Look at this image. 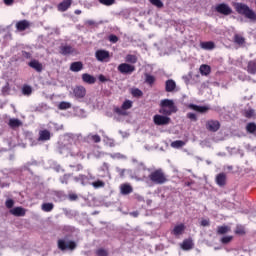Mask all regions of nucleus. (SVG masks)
Here are the masks:
<instances>
[{"label": "nucleus", "mask_w": 256, "mask_h": 256, "mask_svg": "<svg viewBox=\"0 0 256 256\" xmlns=\"http://www.w3.org/2000/svg\"><path fill=\"white\" fill-rule=\"evenodd\" d=\"M8 125L11 127V129H17V127H21V125H23V122L17 118H11Z\"/></svg>", "instance_id": "obj_28"}, {"label": "nucleus", "mask_w": 256, "mask_h": 256, "mask_svg": "<svg viewBox=\"0 0 256 256\" xmlns=\"http://www.w3.org/2000/svg\"><path fill=\"white\" fill-rule=\"evenodd\" d=\"M70 71H72L73 73H79V71H83V62H72L70 64Z\"/></svg>", "instance_id": "obj_21"}, {"label": "nucleus", "mask_w": 256, "mask_h": 256, "mask_svg": "<svg viewBox=\"0 0 256 256\" xmlns=\"http://www.w3.org/2000/svg\"><path fill=\"white\" fill-rule=\"evenodd\" d=\"M95 57L97 61H100L101 63H107V61H109L110 54L107 50H97L95 52Z\"/></svg>", "instance_id": "obj_10"}, {"label": "nucleus", "mask_w": 256, "mask_h": 256, "mask_svg": "<svg viewBox=\"0 0 256 256\" xmlns=\"http://www.w3.org/2000/svg\"><path fill=\"white\" fill-rule=\"evenodd\" d=\"M200 73H201V75H204L205 77H207V75H209V73H211V67L207 64H202L200 66Z\"/></svg>", "instance_id": "obj_33"}, {"label": "nucleus", "mask_w": 256, "mask_h": 256, "mask_svg": "<svg viewBox=\"0 0 256 256\" xmlns=\"http://www.w3.org/2000/svg\"><path fill=\"white\" fill-rule=\"evenodd\" d=\"M114 113L117 115H122L123 117L127 116V110H124L123 107H115L114 108Z\"/></svg>", "instance_id": "obj_39"}, {"label": "nucleus", "mask_w": 256, "mask_h": 256, "mask_svg": "<svg viewBox=\"0 0 256 256\" xmlns=\"http://www.w3.org/2000/svg\"><path fill=\"white\" fill-rule=\"evenodd\" d=\"M175 87H177V84L175 83V80H167L165 83V89L167 93H173L175 91Z\"/></svg>", "instance_id": "obj_23"}, {"label": "nucleus", "mask_w": 256, "mask_h": 256, "mask_svg": "<svg viewBox=\"0 0 256 256\" xmlns=\"http://www.w3.org/2000/svg\"><path fill=\"white\" fill-rule=\"evenodd\" d=\"M233 241V236H224L220 239V242L222 245H228V243H231Z\"/></svg>", "instance_id": "obj_42"}, {"label": "nucleus", "mask_w": 256, "mask_h": 256, "mask_svg": "<svg viewBox=\"0 0 256 256\" xmlns=\"http://www.w3.org/2000/svg\"><path fill=\"white\" fill-rule=\"evenodd\" d=\"M226 183H227V175L225 173H220L216 176V184L219 187H225Z\"/></svg>", "instance_id": "obj_22"}, {"label": "nucleus", "mask_w": 256, "mask_h": 256, "mask_svg": "<svg viewBox=\"0 0 256 256\" xmlns=\"http://www.w3.org/2000/svg\"><path fill=\"white\" fill-rule=\"evenodd\" d=\"M54 208H55V205L53 203H43L41 205V209L42 211H44V213H51Z\"/></svg>", "instance_id": "obj_31"}, {"label": "nucleus", "mask_w": 256, "mask_h": 256, "mask_svg": "<svg viewBox=\"0 0 256 256\" xmlns=\"http://www.w3.org/2000/svg\"><path fill=\"white\" fill-rule=\"evenodd\" d=\"M116 171L120 175V177H125V173H131V169H122L119 167H116Z\"/></svg>", "instance_id": "obj_43"}, {"label": "nucleus", "mask_w": 256, "mask_h": 256, "mask_svg": "<svg viewBox=\"0 0 256 256\" xmlns=\"http://www.w3.org/2000/svg\"><path fill=\"white\" fill-rule=\"evenodd\" d=\"M234 41L237 43V45H243L245 43V38L241 35L236 34L234 36Z\"/></svg>", "instance_id": "obj_41"}, {"label": "nucleus", "mask_w": 256, "mask_h": 256, "mask_svg": "<svg viewBox=\"0 0 256 256\" xmlns=\"http://www.w3.org/2000/svg\"><path fill=\"white\" fill-rule=\"evenodd\" d=\"M22 93L24 95H26L27 97H29V95H31V93H33V88H31V86H29V85H25L22 88Z\"/></svg>", "instance_id": "obj_40"}, {"label": "nucleus", "mask_w": 256, "mask_h": 256, "mask_svg": "<svg viewBox=\"0 0 256 256\" xmlns=\"http://www.w3.org/2000/svg\"><path fill=\"white\" fill-rule=\"evenodd\" d=\"M146 83L153 85L155 83V77L153 75L146 74Z\"/></svg>", "instance_id": "obj_51"}, {"label": "nucleus", "mask_w": 256, "mask_h": 256, "mask_svg": "<svg viewBox=\"0 0 256 256\" xmlns=\"http://www.w3.org/2000/svg\"><path fill=\"white\" fill-rule=\"evenodd\" d=\"M118 71L122 75H131L135 71V67L129 63H122L118 66Z\"/></svg>", "instance_id": "obj_9"}, {"label": "nucleus", "mask_w": 256, "mask_h": 256, "mask_svg": "<svg viewBox=\"0 0 256 256\" xmlns=\"http://www.w3.org/2000/svg\"><path fill=\"white\" fill-rule=\"evenodd\" d=\"M151 5H154V7H157L158 9H161L163 7V2L161 0H149Z\"/></svg>", "instance_id": "obj_46"}, {"label": "nucleus", "mask_w": 256, "mask_h": 256, "mask_svg": "<svg viewBox=\"0 0 256 256\" xmlns=\"http://www.w3.org/2000/svg\"><path fill=\"white\" fill-rule=\"evenodd\" d=\"M11 215H14V217H25V213H27V210L23 207H15L10 210Z\"/></svg>", "instance_id": "obj_19"}, {"label": "nucleus", "mask_w": 256, "mask_h": 256, "mask_svg": "<svg viewBox=\"0 0 256 256\" xmlns=\"http://www.w3.org/2000/svg\"><path fill=\"white\" fill-rule=\"evenodd\" d=\"M171 233L172 235H174V237H181V235L185 233V224L183 223L177 224L176 226H174Z\"/></svg>", "instance_id": "obj_14"}, {"label": "nucleus", "mask_w": 256, "mask_h": 256, "mask_svg": "<svg viewBox=\"0 0 256 256\" xmlns=\"http://www.w3.org/2000/svg\"><path fill=\"white\" fill-rule=\"evenodd\" d=\"M246 131L251 133L252 135H256V124L255 123H248L246 126Z\"/></svg>", "instance_id": "obj_37"}, {"label": "nucleus", "mask_w": 256, "mask_h": 256, "mask_svg": "<svg viewBox=\"0 0 256 256\" xmlns=\"http://www.w3.org/2000/svg\"><path fill=\"white\" fill-rule=\"evenodd\" d=\"M187 119H190V121H197V114L193 113V112H189L186 115Z\"/></svg>", "instance_id": "obj_52"}, {"label": "nucleus", "mask_w": 256, "mask_h": 256, "mask_svg": "<svg viewBox=\"0 0 256 256\" xmlns=\"http://www.w3.org/2000/svg\"><path fill=\"white\" fill-rule=\"evenodd\" d=\"M69 179H71V174H65L64 176L60 177V182L63 185H67V183H69Z\"/></svg>", "instance_id": "obj_47"}, {"label": "nucleus", "mask_w": 256, "mask_h": 256, "mask_svg": "<svg viewBox=\"0 0 256 256\" xmlns=\"http://www.w3.org/2000/svg\"><path fill=\"white\" fill-rule=\"evenodd\" d=\"M98 79H99L100 83H107V81H109V79L107 77H105V75H103V74H100L98 76Z\"/></svg>", "instance_id": "obj_59"}, {"label": "nucleus", "mask_w": 256, "mask_h": 256, "mask_svg": "<svg viewBox=\"0 0 256 256\" xmlns=\"http://www.w3.org/2000/svg\"><path fill=\"white\" fill-rule=\"evenodd\" d=\"M200 225L202 227H209L211 225V222L209 221V219H203L201 220Z\"/></svg>", "instance_id": "obj_58"}, {"label": "nucleus", "mask_w": 256, "mask_h": 256, "mask_svg": "<svg viewBox=\"0 0 256 256\" xmlns=\"http://www.w3.org/2000/svg\"><path fill=\"white\" fill-rule=\"evenodd\" d=\"M220 127L221 124L217 120H208L206 122V129H208V131H212L213 133L219 131Z\"/></svg>", "instance_id": "obj_13"}, {"label": "nucleus", "mask_w": 256, "mask_h": 256, "mask_svg": "<svg viewBox=\"0 0 256 256\" xmlns=\"http://www.w3.org/2000/svg\"><path fill=\"white\" fill-rule=\"evenodd\" d=\"M71 3H73V0H64L58 5V11H67L71 7Z\"/></svg>", "instance_id": "obj_25"}, {"label": "nucleus", "mask_w": 256, "mask_h": 256, "mask_svg": "<svg viewBox=\"0 0 256 256\" xmlns=\"http://www.w3.org/2000/svg\"><path fill=\"white\" fill-rule=\"evenodd\" d=\"M49 139H51V132H49V130H41L39 132V137L38 139H36L32 145H37V143H39V141H49Z\"/></svg>", "instance_id": "obj_12"}, {"label": "nucleus", "mask_w": 256, "mask_h": 256, "mask_svg": "<svg viewBox=\"0 0 256 256\" xmlns=\"http://www.w3.org/2000/svg\"><path fill=\"white\" fill-rule=\"evenodd\" d=\"M126 63H131L132 65H135L137 63V57L133 54H128L125 57Z\"/></svg>", "instance_id": "obj_38"}, {"label": "nucleus", "mask_w": 256, "mask_h": 256, "mask_svg": "<svg viewBox=\"0 0 256 256\" xmlns=\"http://www.w3.org/2000/svg\"><path fill=\"white\" fill-rule=\"evenodd\" d=\"M161 107L168 108V115H172V113H177V106H175V102L173 100L164 99L161 101Z\"/></svg>", "instance_id": "obj_8"}, {"label": "nucleus", "mask_w": 256, "mask_h": 256, "mask_svg": "<svg viewBox=\"0 0 256 256\" xmlns=\"http://www.w3.org/2000/svg\"><path fill=\"white\" fill-rule=\"evenodd\" d=\"M160 113H163V115H171V114H169V109H167V108H162L160 110Z\"/></svg>", "instance_id": "obj_62"}, {"label": "nucleus", "mask_w": 256, "mask_h": 256, "mask_svg": "<svg viewBox=\"0 0 256 256\" xmlns=\"http://www.w3.org/2000/svg\"><path fill=\"white\" fill-rule=\"evenodd\" d=\"M171 147L173 149H181V147H185V141L183 140H176L171 143Z\"/></svg>", "instance_id": "obj_35"}, {"label": "nucleus", "mask_w": 256, "mask_h": 256, "mask_svg": "<svg viewBox=\"0 0 256 256\" xmlns=\"http://www.w3.org/2000/svg\"><path fill=\"white\" fill-rule=\"evenodd\" d=\"M9 83H6L5 86L2 87V95H9Z\"/></svg>", "instance_id": "obj_55"}, {"label": "nucleus", "mask_w": 256, "mask_h": 256, "mask_svg": "<svg viewBox=\"0 0 256 256\" xmlns=\"http://www.w3.org/2000/svg\"><path fill=\"white\" fill-rule=\"evenodd\" d=\"M216 13H219L220 15L229 16L231 13H233V9L229 7L226 3H220L215 6Z\"/></svg>", "instance_id": "obj_7"}, {"label": "nucleus", "mask_w": 256, "mask_h": 256, "mask_svg": "<svg viewBox=\"0 0 256 256\" xmlns=\"http://www.w3.org/2000/svg\"><path fill=\"white\" fill-rule=\"evenodd\" d=\"M85 25H87L88 27H91V26H93V25H96V23H95L94 20H87V21L85 22Z\"/></svg>", "instance_id": "obj_61"}, {"label": "nucleus", "mask_w": 256, "mask_h": 256, "mask_svg": "<svg viewBox=\"0 0 256 256\" xmlns=\"http://www.w3.org/2000/svg\"><path fill=\"white\" fill-rule=\"evenodd\" d=\"M23 57H25V59H31V53L29 52H22Z\"/></svg>", "instance_id": "obj_63"}, {"label": "nucleus", "mask_w": 256, "mask_h": 256, "mask_svg": "<svg viewBox=\"0 0 256 256\" xmlns=\"http://www.w3.org/2000/svg\"><path fill=\"white\" fill-rule=\"evenodd\" d=\"M200 47L205 51H212V49H215V43L213 41L201 42Z\"/></svg>", "instance_id": "obj_27"}, {"label": "nucleus", "mask_w": 256, "mask_h": 256, "mask_svg": "<svg viewBox=\"0 0 256 256\" xmlns=\"http://www.w3.org/2000/svg\"><path fill=\"white\" fill-rule=\"evenodd\" d=\"M229 231H231V227H229L227 225L217 227V234L218 235H225V234L229 233Z\"/></svg>", "instance_id": "obj_32"}, {"label": "nucleus", "mask_w": 256, "mask_h": 256, "mask_svg": "<svg viewBox=\"0 0 256 256\" xmlns=\"http://www.w3.org/2000/svg\"><path fill=\"white\" fill-rule=\"evenodd\" d=\"M82 81L87 85H95V83L97 82V78L89 73H84L82 74Z\"/></svg>", "instance_id": "obj_16"}, {"label": "nucleus", "mask_w": 256, "mask_h": 256, "mask_svg": "<svg viewBox=\"0 0 256 256\" xmlns=\"http://www.w3.org/2000/svg\"><path fill=\"white\" fill-rule=\"evenodd\" d=\"M132 95L133 97H142L143 91H141L139 88L132 89Z\"/></svg>", "instance_id": "obj_50"}, {"label": "nucleus", "mask_w": 256, "mask_h": 256, "mask_svg": "<svg viewBox=\"0 0 256 256\" xmlns=\"http://www.w3.org/2000/svg\"><path fill=\"white\" fill-rule=\"evenodd\" d=\"M153 121L155 125H169V121H171V118L157 114L153 117Z\"/></svg>", "instance_id": "obj_11"}, {"label": "nucleus", "mask_w": 256, "mask_h": 256, "mask_svg": "<svg viewBox=\"0 0 256 256\" xmlns=\"http://www.w3.org/2000/svg\"><path fill=\"white\" fill-rule=\"evenodd\" d=\"M58 151L60 155L66 157H77L78 159H85L89 148L83 145V135L67 133L64 135L62 143L59 144Z\"/></svg>", "instance_id": "obj_1"}, {"label": "nucleus", "mask_w": 256, "mask_h": 256, "mask_svg": "<svg viewBox=\"0 0 256 256\" xmlns=\"http://www.w3.org/2000/svg\"><path fill=\"white\" fill-rule=\"evenodd\" d=\"M181 248L183 251H191V249H193V241L189 239L184 240L181 244Z\"/></svg>", "instance_id": "obj_29"}, {"label": "nucleus", "mask_w": 256, "mask_h": 256, "mask_svg": "<svg viewBox=\"0 0 256 256\" xmlns=\"http://www.w3.org/2000/svg\"><path fill=\"white\" fill-rule=\"evenodd\" d=\"M16 29L18 31H25V29H29V21L21 20L16 23Z\"/></svg>", "instance_id": "obj_26"}, {"label": "nucleus", "mask_w": 256, "mask_h": 256, "mask_svg": "<svg viewBox=\"0 0 256 256\" xmlns=\"http://www.w3.org/2000/svg\"><path fill=\"white\" fill-rule=\"evenodd\" d=\"M121 195H131L133 193V186L129 183H124L120 185Z\"/></svg>", "instance_id": "obj_17"}, {"label": "nucleus", "mask_w": 256, "mask_h": 256, "mask_svg": "<svg viewBox=\"0 0 256 256\" xmlns=\"http://www.w3.org/2000/svg\"><path fill=\"white\" fill-rule=\"evenodd\" d=\"M72 95L77 101H79L80 103H83L87 95V89L85 88V86H82V85L75 86L72 89Z\"/></svg>", "instance_id": "obj_5"}, {"label": "nucleus", "mask_w": 256, "mask_h": 256, "mask_svg": "<svg viewBox=\"0 0 256 256\" xmlns=\"http://www.w3.org/2000/svg\"><path fill=\"white\" fill-rule=\"evenodd\" d=\"M87 141H92L93 143H101V136L97 135V134H89L86 137Z\"/></svg>", "instance_id": "obj_34"}, {"label": "nucleus", "mask_w": 256, "mask_h": 256, "mask_svg": "<svg viewBox=\"0 0 256 256\" xmlns=\"http://www.w3.org/2000/svg\"><path fill=\"white\" fill-rule=\"evenodd\" d=\"M234 7L239 15H244V17H246V19H250V21H256L255 11L249 8L247 4L235 3Z\"/></svg>", "instance_id": "obj_3"}, {"label": "nucleus", "mask_w": 256, "mask_h": 256, "mask_svg": "<svg viewBox=\"0 0 256 256\" xmlns=\"http://www.w3.org/2000/svg\"><path fill=\"white\" fill-rule=\"evenodd\" d=\"M108 40L110 43H117V41H119V37H117L115 34H111L108 36Z\"/></svg>", "instance_id": "obj_53"}, {"label": "nucleus", "mask_w": 256, "mask_h": 256, "mask_svg": "<svg viewBox=\"0 0 256 256\" xmlns=\"http://www.w3.org/2000/svg\"><path fill=\"white\" fill-rule=\"evenodd\" d=\"M101 5H105V7H111V5H115V0H98Z\"/></svg>", "instance_id": "obj_44"}, {"label": "nucleus", "mask_w": 256, "mask_h": 256, "mask_svg": "<svg viewBox=\"0 0 256 256\" xmlns=\"http://www.w3.org/2000/svg\"><path fill=\"white\" fill-rule=\"evenodd\" d=\"M5 205L8 209H12V207L15 205V201H13V199H8L6 200Z\"/></svg>", "instance_id": "obj_57"}, {"label": "nucleus", "mask_w": 256, "mask_h": 256, "mask_svg": "<svg viewBox=\"0 0 256 256\" xmlns=\"http://www.w3.org/2000/svg\"><path fill=\"white\" fill-rule=\"evenodd\" d=\"M73 180L76 183H81V185H88L89 183L93 189H103L105 187V182L103 180L98 179L94 182H89L91 180H95V176H93V174H88L87 176L80 174L79 176L74 177Z\"/></svg>", "instance_id": "obj_2"}, {"label": "nucleus", "mask_w": 256, "mask_h": 256, "mask_svg": "<svg viewBox=\"0 0 256 256\" xmlns=\"http://www.w3.org/2000/svg\"><path fill=\"white\" fill-rule=\"evenodd\" d=\"M75 52V49L70 45H64L60 47V53L62 55H71Z\"/></svg>", "instance_id": "obj_24"}, {"label": "nucleus", "mask_w": 256, "mask_h": 256, "mask_svg": "<svg viewBox=\"0 0 256 256\" xmlns=\"http://www.w3.org/2000/svg\"><path fill=\"white\" fill-rule=\"evenodd\" d=\"M71 103L70 102H65V101H62L59 103L58 105V109H60V111H65L67 109H71Z\"/></svg>", "instance_id": "obj_36"}, {"label": "nucleus", "mask_w": 256, "mask_h": 256, "mask_svg": "<svg viewBox=\"0 0 256 256\" xmlns=\"http://www.w3.org/2000/svg\"><path fill=\"white\" fill-rule=\"evenodd\" d=\"M182 79H183L184 83H186V85H189V79H191L190 76H183Z\"/></svg>", "instance_id": "obj_64"}, {"label": "nucleus", "mask_w": 256, "mask_h": 256, "mask_svg": "<svg viewBox=\"0 0 256 256\" xmlns=\"http://www.w3.org/2000/svg\"><path fill=\"white\" fill-rule=\"evenodd\" d=\"M76 247L77 244L74 241L65 239L58 240V249H60V251H73Z\"/></svg>", "instance_id": "obj_6"}, {"label": "nucleus", "mask_w": 256, "mask_h": 256, "mask_svg": "<svg viewBox=\"0 0 256 256\" xmlns=\"http://www.w3.org/2000/svg\"><path fill=\"white\" fill-rule=\"evenodd\" d=\"M96 255L97 256H107L108 255V252L107 250L103 249V248H100L96 251Z\"/></svg>", "instance_id": "obj_54"}, {"label": "nucleus", "mask_w": 256, "mask_h": 256, "mask_svg": "<svg viewBox=\"0 0 256 256\" xmlns=\"http://www.w3.org/2000/svg\"><path fill=\"white\" fill-rule=\"evenodd\" d=\"M99 172L103 173L100 174V177L105 178L108 177V179H111V172H109V164L107 162H104L102 166L99 168Z\"/></svg>", "instance_id": "obj_15"}, {"label": "nucleus", "mask_w": 256, "mask_h": 256, "mask_svg": "<svg viewBox=\"0 0 256 256\" xmlns=\"http://www.w3.org/2000/svg\"><path fill=\"white\" fill-rule=\"evenodd\" d=\"M236 235H245V229L241 226H237L235 230Z\"/></svg>", "instance_id": "obj_56"}, {"label": "nucleus", "mask_w": 256, "mask_h": 256, "mask_svg": "<svg viewBox=\"0 0 256 256\" xmlns=\"http://www.w3.org/2000/svg\"><path fill=\"white\" fill-rule=\"evenodd\" d=\"M77 198H78V196H77V194H69V196H68V199L70 200V201H77Z\"/></svg>", "instance_id": "obj_60"}, {"label": "nucleus", "mask_w": 256, "mask_h": 256, "mask_svg": "<svg viewBox=\"0 0 256 256\" xmlns=\"http://www.w3.org/2000/svg\"><path fill=\"white\" fill-rule=\"evenodd\" d=\"M189 109H192V111H197V113H207L209 110V106H199L196 104H189Z\"/></svg>", "instance_id": "obj_20"}, {"label": "nucleus", "mask_w": 256, "mask_h": 256, "mask_svg": "<svg viewBox=\"0 0 256 256\" xmlns=\"http://www.w3.org/2000/svg\"><path fill=\"white\" fill-rule=\"evenodd\" d=\"M247 72L250 73V75H255V73H256V60H252V61L248 62Z\"/></svg>", "instance_id": "obj_30"}, {"label": "nucleus", "mask_w": 256, "mask_h": 256, "mask_svg": "<svg viewBox=\"0 0 256 256\" xmlns=\"http://www.w3.org/2000/svg\"><path fill=\"white\" fill-rule=\"evenodd\" d=\"M122 107L124 110H128V109H131V107H133V101L131 100H125L122 104Z\"/></svg>", "instance_id": "obj_45"}, {"label": "nucleus", "mask_w": 256, "mask_h": 256, "mask_svg": "<svg viewBox=\"0 0 256 256\" xmlns=\"http://www.w3.org/2000/svg\"><path fill=\"white\" fill-rule=\"evenodd\" d=\"M149 179L155 185H163L164 183H167V176H165V173H163V170L161 169L155 170L154 172L150 173Z\"/></svg>", "instance_id": "obj_4"}, {"label": "nucleus", "mask_w": 256, "mask_h": 256, "mask_svg": "<svg viewBox=\"0 0 256 256\" xmlns=\"http://www.w3.org/2000/svg\"><path fill=\"white\" fill-rule=\"evenodd\" d=\"M54 195H55V197H56V198H55L56 201H63V199H65V193H63V192H61V191L55 192Z\"/></svg>", "instance_id": "obj_49"}, {"label": "nucleus", "mask_w": 256, "mask_h": 256, "mask_svg": "<svg viewBox=\"0 0 256 256\" xmlns=\"http://www.w3.org/2000/svg\"><path fill=\"white\" fill-rule=\"evenodd\" d=\"M111 159H127V156L117 152V153H114V154H109Z\"/></svg>", "instance_id": "obj_48"}, {"label": "nucleus", "mask_w": 256, "mask_h": 256, "mask_svg": "<svg viewBox=\"0 0 256 256\" xmlns=\"http://www.w3.org/2000/svg\"><path fill=\"white\" fill-rule=\"evenodd\" d=\"M28 65L31 67V69L37 71V73H41V71H43V64L39 62V60L33 59L28 63Z\"/></svg>", "instance_id": "obj_18"}]
</instances>
